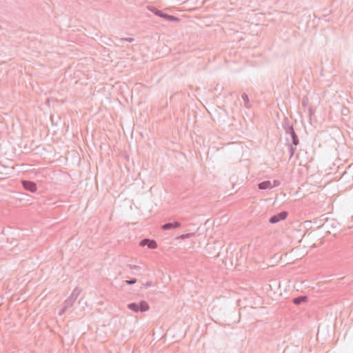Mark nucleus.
<instances>
[{"mask_svg":"<svg viewBox=\"0 0 353 353\" xmlns=\"http://www.w3.org/2000/svg\"><path fill=\"white\" fill-rule=\"evenodd\" d=\"M125 282L128 285H132V284H134V283H137V279H132L130 280H126Z\"/></svg>","mask_w":353,"mask_h":353,"instance_id":"obj_16","label":"nucleus"},{"mask_svg":"<svg viewBox=\"0 0 353 353\" xmlns=\"http://www.w3.org/2000/svg\"><path fill=\"white\" fill-rule=\"evenodd\" d=\"M194 235V233H187L184 234H181L177 237L178 239H185L190 238Z\"/></svg>","mask_w":353,"mask_h":353,"instance_id":"obj_14","label":"nucleus"},{"mask_svg":"<svg viewBox=\"0 0 353 353\" xmlns=\"http://www.w3.org/2000/svg\"><path fill=\"white\" fill-rule=\"evenodd\" d=\"M289 135L290 136L292 139V144L294 145V146H297L299 144V139L295 131H293Z\"/></svg>","mask_w":353,"mask_h":353,"instance_id":"obj_11","label":"nucleus"},{"mask_svg":"<svg viewBox=\"0 0 353 353\" xmlns=\"http://www.w3.org/2000/svg\"><path fill=\"white\" fill-rule=\"evenodd\" d=\"M283 128L287 134H290L294 131L292 124L290 123V121L287 118H285L283 121Z\"/></svg>","mask_w":353,"mask_h":353,"instance_id":"obj_8","label":"nucleus"},{"mask_svg":"<svg viewBox=\"0 0 353 353\" xmlns=\"http://www.w3.org/2000/svg\"><path fill=\"white\" fill-rule=\"evenodd\" d=\"M287 145H288V149H289L290 159H291L293 157V155L294 154L296 148V146L294 147L293 146L294 145L290 144L289 143L287 144Z\"/></svg>","mask_w":353,"mask_h":353,"instance_id":"obj_13","label":"nucleus"},{"mask_svg":"<svg viewBox=\"0 0 353 353\" xmlns=\"http://www.w3.org/2000/svg\"><path fill=\"white\" fill-rule=\"evenodd\" d=\"M288 215V213L287 211H281L277 213L276 214L272 216L270 218L269 221L270 223H276L280 221L285 220L287 218Z\"/></svg>","mask_w":353,"mask_h":353,"instance_id":"obj_4","label":"nucleus"},{"mask_svg":"<svg viewBox=\"0 0 353 353\" xmlns=\"http://www.w3.org/2000/svg\"><path fill=\"white\" fill-rule=\"evenodd\" d=\"M128 308L134 312H144L149 310L150 306L145 301H141L139 303H130L127 305Z\"/></svg>","mask_w":353,"mask_h":353,"instance_id":"obj_1","label":"nucleus"},{"mask_svg":"<svg viewBox=\"0 0 353 353\" xmlns=\"http://www.w3.org/2000/svg\"><path fill=\"white\" fill-rule=\"evenodd\" d=\"M22 186L23 188L28 191H30L31 192H34L37 191V184L32 181H28V180H23L21 181Z\"/></svg>","mask_w":353,"mask_h":353,"instance_id":"obj_5","label":"nucleus"},{"mask_svg":"<svg viewBox=\"0 0 353 353\" xmlns=\"http://www.w3.org/2000/svg\"><path fill=\"white\" fill-rule=\"evenodd\" d=\"M121 41H128L129 43H131L132 41H134V38H132V37H129V38H123L121 39Z\"/></svg>","mask_w":353,"mask_h":353,"instance_id":"obj_18","label":"nucleus"},{"mask_svg":"<svg viewBox=\"0 0 353 353\" xmlns=\"http://www.w3.org/2000/svg\"><path fill=\"white\" fill-rule=\"evenodd\" d=\"M68 307H66V304H64V306H63V307L62 308V310H61V312H59V314H60V315L63 314L65 312V310H66V309H67Z\"/></svg>","mask_w":353,"mask_h":353,"instance_id":"obj_21","label":"nucleus"},{"mask_svg":"<svg viewBox=\"0 0 353 353\" xmlns=\"http://www.w3.org/2000/svg\"><path fill=\"white\" fill-rule=\"evenodd\" d=\"M279 185H280V182L279 181H277V180H274L273 181V185H272V188H274V187H277Z\"/></svg>","mask_w":353,"mask_h":353,"instance_id":"obj_20","label":"nucleus"},{"mask_svg":"<svg viewBox=\"0 0 353 353\" xmlns=\"http://www.w3.org/2000/svg\"><path fill=\"white\" fill-rule=\"evenodd\" d=\"M307 112H308V115L309 117L311 118L312 116L314 114V110L312 109V108L311 106H309L308 108H307Z\"/></svg>","mask_w":353,"mask_h":353,"instance_id":"obj_17","label":"nucleus"},{"mask_svg":"<svg viewBox=\"0 0 353 353\" xmlns=\"http://www.w3.org/2000/svg\"><path fill=\"white\" fill-rule=\"evenodd\" d=\"M149 10L151 12H152L155 15L160 17L166 21H174V22L179 21V19L177 18L176 17L168 14L163 12L162 10H158L157 8H156L154 7L149 8Z\"/></svg>","mask_w":353,"mask_h":353,"instance_id":"obj_2","label":"nucleus"},{"mask_svg":"<svg viewBox=\"0 0 353 353\" xmlns=\"http://www.w3.org/2000/svg\"><path fill=\"white\" fill-rule=\"evenodd\" d=\"M128 266L130 270H139L140 268L139 266L135 265H129Z\"/></svg>","mask_w":353,"mask_h":353,"instance_id":"obj_19","label":"nucleus"},{"mask_svg":"<svg viewBox=\"0 0 353 353\" xmlns=\"http://www.w3.org/2000/svg\"><path fill=\"white\" fill-rule=\"evenodd\" d=\"M307 301V297L306 296H300L293 299L292 302L294 304L299 305L303 303L306 302Z\"/></svg>","mask_w":353,"mask_h":353,"instance_id":"obj_10","label":"nucleus"},{"mask_svg":"<svg viewBox=\"0 0 353 353\" xmlns=\"http://www.w3.org/2000/svg\"><path fill=\"white\" fill-rule=\"evenodd\" d=\"M181 226V223L179 221H174L173 222H168L161 225V229L163 230H169L172 229H175L180 228Z\"/></svg>","mask_w":353,"mask_h":353,"instance_id":"obj_7","label":"nucleus"},{"mask_svg":"<svg viewBox=\"0 0 353 353\" xmlns=\"http://www.w3.org/2000/svg\"><path fill=\"white\" fill-rule=\"evenodd\" d=\"M139 245L142 247L147 246L150 249H155L157 248V243L154 240L144 239L141 240Z\"/></svg>","mask_w":353,"mask_h":353,"instance_id":"obj_6","label":"nucleus"},{"mask_svg":"<svg viewBox=\"0 0 353 353\" xmlns=\"http://www.w3.org/2000/svg\"><path fill=\"white\" fill-rule=\"evenodd\" d=\"M258 188L259 190H268L272 188V183L270 181H264L258 184Z\"/></svg>","mask_w":353,"mask_h":353,"instance_id":"obj_9","label":"nucleus"},{"mask_svg":"<svg viewBox=\"0 0 353 353\" xmlns=\"http://www.w3.org/2000/svg\"><path fill=\"white\" fill-rule=\"evenodd\" d=\"M302 105L305 108L309 107V100L307 97H304L302 100Z\"/></svg>","mask_w":353,"mask_h":353,"instance_id":"obj_15","label":"nucleus"},{"mask_svg":"<svg viewBox=\"0 0 353 353\" xmlns=\"http://www.w3.org/2000/svg\"><path fill=\"white\" fill-rule=\"evenodd\" d=\"M81 292V289L78 288H75L74 289L70 296L64 302V304H66V307H71L73 305L74 302L77 300Z\"/></svg>","mask_w":353,"mask_h":353,"instance_id":"obj_3","label":"nucleus"},{"mask_svg":"<svg viewBox=\"0 0 353 353\" xmlns=\"http://www.w3.org/2000/svg\"><path fill=\"white\" fill-rule=\"evenodd\" d=\"M347 112H348V110H347L346 108H344L342 110V111H341V112H342V114H346Z\"/></svg>","mask_w":353,"mask_h":353,"instance_id":"obj_23","label":"nucleus"},{"mask_svg":"<svg viewBox=\"0 0 353 353\" xmlns=\"http://www.w3.org/2000/svg\"><path fill=\"white\" fill-rule=\"evenodd\" d=\"M152 285L151 281H148L146 283L144 284V286L145 288H148Z\"/></svg>","mask_w":353,"mask_h":353,"instance_id":"obj_22","label":"nucleus"},{"mask_svg":"<svg viewBox=\"0 0 353 353\" xmlns=\"http://www.w3.org/2000/svg\"><path fill=\"white\" fill-rule=\"evenodd\" d=\"M242 99L244 101L245 107L247 108H250V102H249V98H248V94H245V93H243L242 94Z\"/></svg>","mask_w":353,"mask_h":353,"instance_id":"obj_12","label":"nucleus"}]
</instances>
